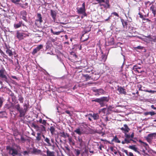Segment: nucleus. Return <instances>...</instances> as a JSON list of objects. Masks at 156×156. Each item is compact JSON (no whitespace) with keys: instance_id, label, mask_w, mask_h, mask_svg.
I'll return each mask as SVG.
<instances>
[{"instance_id":"obj_27","label":"nucleus","mask_w":156,"mask_h":156,"mask_svg":"<svg viewBox=\"0 0 156 156\" xmlns=\"http://www.w3.org/2000/svg\"><path fill=\"white\" fill-rule=\"evenodd\" d=\"M37 16L38 19L37 20H36L37 21H39L40 23H42L43 20H42V17L41 14L39 13H38L37 14Z\"/></svg>"},{"instance_id":"obj_48","label":"nucleus","mask_w":156,"mask_h":156,"mask_svg":"<svg viewBox=\"0 0 156 156\" xmlns=\"http://www.w3.org/2000/svg\"><path fill=\"white\" fill-rule=\"evenodd\" d=\"M3 103V98H0V108L2 106Z\"/></svg>"},{"instance_id":"obj_8","label":"nucleus","mask_w":156,"mask_h":156,"mask_svg":"<svg viewBox=\"0 0 156 156\" xmlns=\"http://www.w3.org/2000/svg\"><path fill=\"white\" fill-rule=\"evenodd\" d=\"M85 4L84 2L82 5V7L81 8H77V12L78 14H82L84 16H87V14L86 12L85 8Z\"/></svg>"},{"instance_id":"obj_21","label":"nucleus","mask_w":156,"mask_h":156,"mask_svg":"<svg viewBox=\"0 0 156 156\" xmlns=\"http://www.w3.org/2000/svg\"><path fill=\"white\" fill-rule=\"evenodd\" d=\"M68 140L69 143L70 145L74 146L75 145V141L71 136H70L68 138Z\"/></svg>"},{"instance_id":"obj_44","label":"nucleus","mask_w":156,"mask_h":156,"mask_svg":"<svg viewBox=\"0 0 156 156\" xmlns=\"http://www.w3.org/2000/svg\"><path fill=\"white\" fill-rule=\"evenodd\" d=\"M145 91L147 92H148L149 93H151L152 94H154L156 92V91L155 90H144Z\"/></svg>"},{"instance_id":"obj_60","label":"nucleus","mask_w":156,"mask_h":156,"mask_svg":"<svg viewBox=\"0 0 156 156\" xmlns=\"http://www.w3.org/2000/svg\"><path fill=\"white\" fill-rule=\"evenodd\" d=\"M128 156H136L133 155V154L131 152H129L128 154Z\"/></svg>"},{"instance_id":"obj_38","label":"nucleus","mask_w":156,"mask_h":156,"mask_svg":"<svg viewBox=\"0 0 156 156\" xmlns=\"http://www.w3.org/2000/svg\"><path fill=\"white\" fill-rule=\"evenodd\" d=\"M75 154L76 156H78L80 153V151L79 149H75L74 150Z\"/></svg>"},{"instance_id":"obj_6","label":"nucleus","mask_w":156,"mask_h":156,"mask_svg":"<svg viewBox=\"0 0 156 156\" xmlns=\"http://www.w3.org/2000/svg\"><path fill=\"white\" fill-rule=\"evenodd\" d=\"M61 25L53 27L51 29V32L54 35H59L64 31Z\"/></svg>"},{"instance_id":"obj_51","label":"nucleus","mask_w":156,"mask_h":156,"mask_svg":"<svg viewBox=\"0 0 156 156\" xmlns=\"http://www.w3.org/2000/svg\"><path fill=\"white\" fill-rule=\"evenodd\" d=\"M112 14L114 15H115L118 17H119V14L116 12H112Z\"/></svg>"},{"instance_id":"obj_18","label":"nucleus","mask_w":156,"mask_h":156,"mask_svg":"<svg viewBox=\"0 0 156 156\" xmlns=\"http://www.w3.org/2000/svg\"><path fill=\"white\" fill-rule=\"evenodd\" d=\"M47 155L45 154L44 156H55V152L54 151H51L48 149H47L46 151Z\"/></svg>"},{"instance_id":"obj_31","label":"nucleus","mask_w":156,"mask_h":156,"mask_svg":"<svg viewBox=\"0 0 156 156\" xmlns=\"http://www.w3.org/2000/svg\"><path fill=\"white\" fill-rule=\"evenodd\" d=\"M50 131L51 133L53 135L55 132V128L54 126H51L50 127Z\"/></svg>"},{"instance_id":"obj_20","label":"nucleus","mask_w":156,"mask_h":156,"mask_svg":"<svg viewBox=\"0 0 156 156\" xmlns=\"http://www.w3.org/2000/svg\"><path fill=\"white\" fill-rule=\"evenodd\" d=\"M78 139L76 140V142L79 144L80 146V147H82L83 145V142L80 136H78L77 138Z\"/></svg>"},{"instance_id":"obj_36","label":"nucleus","mask_w":156,"mask_h":156,"mask_svg":"<svg viewBox=\"0 0 156 156\" xmlns=\"http://www.w3.org/2000/svg\"><path fill=\"white\" fill-rule=\"evenodd\" d=\"M140 68L139 67H138L136 65H135L133 66V69H135L136 70L135 71H137L138 73H140L142 72V71H140L139 70H138V69H140Z\"/></svg>"},{"instance_id":"obj_55","label":"nucleus","mask_w":156,"mask_h":156,"mask_svg":"<svg viewBox=\"0 0 156 156\" xmlns=\"http://www.w3.org/2000/svg\"><path fill=\"white\" fill-rule=\"evenodd\" d=\"M137 87L139 88V90L142 91V89H141L142 88V86H141V85H138L137 86Z\"/></svg>"},{"instance_id":"obj_7","label":"nucleus","mask_w":156,"mask_h":156,"mask_svg":"<svg viewBox=\"0 0 156 156\" xmlns=\"http://www.w3.org/2000/svg\"><path fill=\"white\" fill-rule=\"evenodd\" d=\"M94 75H95V74L94 73H93L91 75H88V74H82L83 77H84L86 81L90 80L91 78L92 79H93L95 80H97L99 78L100 76H99L98 74H97L96 75V76L95 77Z\"/></svg>"},{"instance_id":"obj_59","label":"nucleus","mask_w":156,"mask_h":156,"mask_svg":"<svg viewBox=\"0 0 156 156\" xmlns=\"http://www.w3.org/2000/svg\"><path fill=\"white\" fill-rule=\"evenodd\" d=\"M65 138H66L67 137H70L69 134L67 133H65Z\"/></svg>"},{"instance_id":"obj_49","label":"nucleus","mask_w":156,"mask_h":156,"mask_svg":"<svg viewBox=\"0 0 156 156\" xmlns=\"http://www.w3.org/2000/svg\"><path fill=\"white\" fill-rule=\"evenodd\" d=\"M96 1L98 2L99 4L102 2H105V0H95Z\"/></svg>"},{"instance_id":"obj_14","label":"nucleus","mask_w":156,"mask_h":156,"mask_svg":"<svg viewBox=\"0 0 156 156\" xmlns=\"http://www.w3.org/2000/svg\"><path fill=\"white\" fill-rule=\"evenodd\" d=\"M22 26L27 27V26L25 25L23 23L22 21H20L18 23L14 24V27L15 29H17L20 27Z\"/></svg>"},{"instance_id":"obj_19","label":"nucleus","mask_w":156,"mask_h":156,"mask_svg":"<svg viewBox=\"0 0 156 156\" xmlns=\"http://www.w3.org/2000/svg\"><path fill=\"white\" fill-rule=\"evenodd\" d=\"M8 94L11 97L12 101H15L16 97L15 96L14 94L10 90H9Z\"/></svg>"},{"instance_id":"obj_1","label":"nucleus","mask_w":156,"mask_h":156,"mask_svg":"<svg viewBox=\"0 0 156 156\" xmlns=\"http://www.w3.org/2000/svg\"><path fill=\"white\" fill-rule=\"evenodd\" d=\"M30 106L29 102L24 103L23 104L24 109L21 108L19 104H17L15 105V108L17 111H18L20 114L19 116L20 117H24L28 111Z\"/></svg>"},{"instance_id":"obj_64","label":"nucleus","mask_w":156,"mask_h":156,"mask_svg":"<svg viewBox=\"0 0 156 156\" xmlns=\"http://www.w3.org/2000/svg\"><path fill=\"white\" fill-rule=\"evenodd\" d=\"M129 140L130 142V143L131 142V141H133V142H134V143H136V142L134 140H133V139H129Z\"/></svg>"},{"instance_id":"obj_63","label":"nucleus","mask_w":156,"mask_h":156,"mask_svg":"<svg viewBox=\"0 0 156 156\" xmlns=\"http://www.w3.org/2000/svg\"><path fill=\"white\" fill-rule=\"evenodd\" d=\"M139 15H140V17L142 18V20H143V19H144V16L143 15H142L141 13H139Z\"/></svg>"},{"instance_id":"obj_22","label":"nucleus","mask_w":156,"mask_h":156,"mask_svg":"<svg viewBox=\"0 0 156 156\" xmlns=\"http://www.w3.org/2000/svg\"><path fill=\"white\" fill-rule=\"evenodd\" d=\"M150 10L152 12V13L154 15V16H155L156 14V9L153 5H152L150 8Z\"/></svg>"},{"instance_id":"obj_47","label":"nucleus","mask_w":156,"mask_h":156,"mask_svg":"<svg viewBox=\"0 0 156 156\" xmlns=\"http://www.w3.org/2000/svg\"><path fill=\"white\" fill-rule=\"evenodd\" d=\"M122 151L123 152L125 153L126 154V155L128 156L129 153L128 152V151L127 150L122 149Z\"/></svg>"},{"instance_id":"obj_30","label":"nucleus","mask_w":156,"mask_h":156,"mask_svg":"<svg viewBox=\"0 0 156 156\" xmlns=\"http://www.w3.org/2000/svg\"><path fill=\"white\" fill-rule=\"evenodd\" d=\"M45 126L44 125H41L40 126H39L38 128H39L41 132H46V128L45 127Z\"/></svg>"},{"instance_id":"obj_54","label":"nucleus","mask_w":156,"mask_h":156,"mask_svg":"<svg viewBox=\"0 0 156 156\" xmlns=\"http://www.w3.org/2000/svg\"><path fill=\"white\" fill-rule=\"evenodd\" d=\"M106 108H104L102 109H101V111H102L103 113H105V112L106 111Z\"/></svg>"},{"instance_id":"obj_13","label":"nucleus","mask_w":156,"mask_h":156,"mask_svg":"<svg viewBox=\"0 0 156 156\" xmlns=\"http://www.w3.org/2000/svg\"><path fill=\"white\" fill-rule=\"evenodd\" d=\"M21 16H22V18L26 22H27L28 20L27 19V13L25 10H22L20 12Z\"/></svg>"},{"instance_id":"obj_41","label":"nucleus","mask_w":156,"mask_h":156,"mask_svg":"<svg viewBox=\"0 0 156 156\" xmlns=\"http://www.w3.org/2000/svg\"><path fill=\"white\" fill-rule=\"evenodd\" d=\"M110 150H111L112 151L114 152V154H117V152L116 151V150L114 149V148L111 147L110 148Z\"/></svg>"},{"instance_id":"obj_35","label":"nucleus","mask_w":156,"mask_h":156,"mask_svg":"<svg viewBox=\"0 0 156 156\" xmlns=\"http://www.w3.org/2000/svg\"><path fill=\"white\" fill-rule=\"evenodd\" d=\"M44 141L48 144V146H51V144L50 143V140L47 137H46L44 139Z\"/></svg>"},{"instance_id":"obj_40","label":"nucleus","mask_w":156,"mask_h":156,"mask_svg":"<svg viewBox=\"0 0 156 156\" xmlns=\"http://www.w3.org/2000/svg\"><path fill=\"white\" fill-rule=\"evenodd\" d=\"M51 44L49 42H47L46 45V49H48L50 48Z\"/></svg>"},{"instance_id":"obj_5","label":"nucleus","mask_w":156,"mask_h":156,"mask_svg":"<svg viewBox=\"0 0 156 156\" xmlns=\"http://www.w3.org/2000/svg\"><path fill=\"white\" fill-rule=\"evenodd\" d=\"M30 34L28 32L23 30L22 32L17 30L16 33V37L19 40H22L24 38L30 36Z\"/></svg>"},{"instance_id":"obj_15","label":"nucleus","mask_w":156,"mask_h":156,"mask_svg":"<svg viewBox=\"0 0 156 156\" xmlns=\"http://www.w3.org/2000/svg\"><path fill=\"white\" fill-rule=\"evenodd\" d=\"M43 47V45L41 44H40L38 45L36 48L34 49L32 51V54L33 55H34L37 53L38 51H39Z\"/></svg>"},{"instance_id":"obj_32","label":"nucleus","mask_w":156,"mask_h":156,"mask_svg":"<svg viewBox=\"0 0 156 156\" xmlns=\"http://www.w3.org/2000/svg\"><path fill=\"white\" fill-rule=\"evenodd\" d=\"M125 138L124 141H122L121 143L122 144H128L130 143V142L129 140L128 139L126 138V137H125Z\"/></svg>"},{"instance_id":"obj_23","label":"nucleus","mask_w":156,"mask_h":156,"mask_svg":"<svg viewBox=\"0 0 156 156\" xmlns=\"http://www.w3.org/2000/svg\"><path fill=\"white\" fill-rule=\"evenodd\" d=\"M128 147L129 149L133 150L136 152H139V151H137V148L135 147V145H130Z\"/></svg>"},{"instance_id":"obj_4","label":"nucleus","mask_w":156,"mask_h":156,"mask_svg":"<svg viewBox=\"0 0 156 156\" xmlns=\"http://www.w3.org/2000/svg\"><path fill=\"white\" fill-rule=\"evenodd\" d=\"M7 74L5 68L3 67L0 69V84H3L2 80L8 83Z\"/></svg>"},{"instance_id":"obj_28","label":"nucleus","mask_w":156,"mask_h":156,"mask_svg":"<svg viewBox=\"0 0 156 156\" xmlns=\"http://www.w3.org/2000/svg\"><path fill=\"white\" fill-rule=\"evenodd\" d=\"M6 53L10 57H12L13 55L12 52L9 49H8L6 51Z\"/></svg>"},{"instance_id":"obj_42","label":"nucleus","mask_w":156,"mask_h":156,"mask_svg":"<svg viewBox=\"0 0 156 156\" xmlns=\"http://www.w3.org/2000/svg\"><path fill=\"white\" fill-rule=\"evenodd\" d=\"M12 3L15 4H18L19 2H20V0H10Z\"/></svg>"},{"instance_id":"obj_57","label":"nucleus","mask_w":156,"mask_h":156,"mask_svg":"<svg viewBox=\"0 0 156 156\" xmlns=\"http://www.w3.org/2000/svg\"><path fill=\"white\" fill-rule=\"evenodd\" d=\"M139 142L141 143H143L146 146H147V144L146 143H145L143 141H142L141 140H139Z\"/></svg>"},{"instance_id":"obj_34","label":"nucleus","mask_w":156,"mask_h":156,"mask_svg":"<svg viewBox=\"0 0 156 156\" xmlns=\"http://www.w3.org/2000/svg\"><path fill=\"white\" fill-rule=\"evenodd\" d=\"M18 100L20 101V103H22L23 102L24 98H23L22 96L21 95H19L18 96Z\"/></svg>"},{"instance_id":"obj_24","label":"nucleus","mask_w":156,"mask_h":156,"mask_svg":"<svg viewBox=\"0 0 156 156\" xmlns=\"http://www.w3.org/2000/svg\"><path fill=\"white\" fill-rule=\"evenodd\" d=\"M102 55L101 56V60L104 62H105L106 60L107 55L105 54H104L103 52L101 53Z\"/></svg>"},{"instance_id":"obj_26","label":"nucleus","mask_w":156,"mask_h":156,"mask_svg":"<svg viewBox=\"0 0 156 156\" xmlns=\"http://www.w3.org/2000/svg\"><path fill=\"white\" fill-rule=\"evenodd\" d=\"M93 118L94 120H97L99 119V116L98 113H94L93 114Z\"/></svg>"},{"instance_id":"obj_50","label":"nucleus","mask_w":156,"mask_h":156,"mask_svg":"<svg viewBox=\"0 0 156 156\" xmlns=\"http://www.w3.org/2000/svg\"><path fill=\"white\" fill-rule=\"evenodd\" d=\"M143 48H144L143 47H142V46H138L137 47H135V48H137V49H143Z\"/></svg>"},{"instance_id":"obj_52","label":"nucleus","mask_w":156,"mask_h":156,"mask_svg":"<svg viewBox=\"0 0 156 156\" xmlns=\"http://www.w3.org/2000/svg\"><path fill=\"white\" fill-rule=\"evenodd\" d=\"M20 139L22 141H23V142H24L26 140L24 138L23 136H21Z\"/></svg>"},{"instance_id":"obj_9","label":"nucleus","mask_w":156,"mask_h":156,"mask_svg":"<svg viewBox=\"0 0 156 156\" xmlns=\"http://www.w3.org/2000/svg\"><path fill=\"white\" fill-rule=\"evenodd\" d=\"M121 20L123 26V30L124 31H127L128 30V20H125L123 19H121Z\"/></svg>"},{"instance_id":"obj_2","label":"nucleus","mask_w":156,"mask_h":156,"mask_svg":"<svg viewBox=\"0 0 156 156\" xmlns=\"http://www.w3.org/2000/svg\"><path fill=\"white\" fill-rule=\"evenodd\" d=\"M109 97H103L92 100V102H95L99 103L101 107L107 106V103L109 101Z\"/></svg>"},{"instance_id":"obj_12","label":"nucleus","mask_w":156,"mask_h":156,"mask_svg":"<svg viewBox=\"0 0 156 156\" xmlns=\"http://www.w3.org/2000/svg\"><path fill=\"white\" fill-rule=\"evenodd\" d=\"M117 90L119 91V94H123L124 95H126V94L125 89L121 86H118Z\"/></svg>"},{"instance_id":"obj_16","label":"nucleus","mask_w":156,"mask_h":156,"mask_svg":"<svg viewBox=\"0 0 156 156\" xmlns=\"http://www.w3.org/2000/svg\"><path fill=\"white\" fill-rule=\"evenodd\" d=\"M41 150L37 149L35 147H34L32 149V151L31 152L32 154H41Z\"/></svg>"},{"instance_id":"obj_45","label":"nucleus","mask_w":156,"mask_h":156,"mask_svg":"<svg viewBox=\"0 0 156 156\" xmlns=\"http://www.w3.org/2000/svg\"><path fill=\"white\" fill-rule=\"evenodd\" d=\"M60 134L61 137L65 138V133L64 132H60Z\"/></svg>"},{"instance_id":"obj_11","label":"nucleus","mask_w":156,"mask_h":156,"mask_svg":"<svg viewBox=\"0 0 156 156\" xmlns=\"http://www.w3.org/2000/svg\"><path fill=\"white\" fill-rule=\"evenodd\" d=\"M92 90L94 92L96 93L95 95L96 96L104 94L105 92L104 90L101 88L99 89H93Z\"/></svg>"},{"instance_id":"obj_46","label":"nucleus","mask_w":156,"mask_h":156,"mask_svg":"<svg viewBox=\"0 0 156 156\" xmlns=\"http://www.w3.org/2000/svg\"><path fill=\"white\" fill-rule=\"evenodd\" d=\"M105 2L106 4L107 5V8H109L110 5L109 4V0H106L105 1Z\"/></svg>"},{"instance_id":"obj_53","label":"nucleus","mask_w":156,"mask_h":156,"mask_svg":"<svg viewBox=\"0 0 156 156\" xmlns=\"http://www.w3.org/2000/svg\"><path fill=\"white\" fill-rule=\"evenodd\" d=\"M149 114L151 116H152L155 115L156 114V113L154 112H149Z\"/></svg>"},{"instance_id":"obj_29","label":"nucleus","mask_w":156,"mask_h":156,"mask_svg":"<svg viewBox=\"0 0 156 156\" xmlns=\"http://www.w3.org/2000/svg\"><path fill=\"white\" fill-rule=\"evenodd\" d=\"M113 141H114L115 143H119L121 142L119 140L118 138L116 136H115V137H114L113 138L112 140V142Z\"/></svg>"},{"instance_id":"obj_3","label":"nucleus","mask_w":156,"mask_h":156,"mask_svg":"<svg viewBox=\"0 0 156 156\" xmlns=\"http://www.w3.org/2000/svg\"><path fill=\"white\" fill-rule=\"evenodd\" d=\"M124 127L121 128L120 129L122 130V132L124 133V137H126V138L128 139L129 140V139L133 138L134 134V133L133 132L131 135L128 134L127 133L130 130L129 128L126 124L124 125Z\"/></svg>"},{"instance_id":"obj_56","label":"nucleus","mask_w":156,"mask_h":156,"mask_svg":"<svg viewBox=\"0 0 156 156\" xmlns=\"http://www.w3.org/2000/svg\"><path fill=\"white\" fill-rule=\"evenodd\" d=\"M93 114H92L91 113H89L88 114L86 115H85L86 117H93L92 116Z\"/></svg>"},{"instance_id":"obj_58","label":"nucleus","mask_w":156,"mask_h":156,"mask_svg":"<svg viewBox=\"0 0 156 156\" xmlns=\"http://www.w3.org/2000/svg\"><path fill=\"white\" fill-rule=\"evenodd\" d=\"M12 105L13 104L12 103V105L10 106L9 105H6V106H7V107H6V108H7L8 109H9L10 108H11V107L12 106Z\"/></svg>"},{"instance_id":"obj_33","label":"nucleus","mask_w":156,"mask_h":156,"mask_svg":"<svg viewBox=\"0 0 156 156\" xmlns=\"http://www.w3.org/2000/svg\"><path fill=\"white\" fill-rule=\"evenodd\" d=\"M74 132L79 135H81L83 133L82 132L80 131V129L79 128L76 129L74 131Z\"/></svg>"},{"instance_id":"obj_10","label":"nucleus","mask_w":156,"mask_h":156,"mask_svg":"<svg viewBox=\"0 0 156 156\" xmlns=\"http://www.w3.org/2000/svg\"><path fill=\"white\" fill-rule=\"evenodd\" d=\"M6 149H7L9 150V154L12 155V156H15V155H17L18 154V151L15 149L9 147H7Z\"/></svg>"},{"instance_id":"obj_43","label":"nucleus","mask_w":156,"mask_h":156,"mask_svg":"<svg viewBox=\"0 0 156 156\" xmlns=\"http://www.w3.org/2000/svg\"><path fill=\"white\" fill-rule=\"evenodd\" d=\"M66 113L68 114L69 116H71L72 115V114L70 112L69 110H66L65 112H63L61 113L62 114H64Z\"/></svg>"},{"instance_id":"obj_17","label":"nucleus","mask_w":156,"mask_h":156,"mask_svg":"<svg viewBox=\"0 0 156 156\" xmlns=\"http://www.w3.org/2000/svg\"><path fill=\"white\" fill-rule=\"evenodd\" d=\"M51 15L53 21L55 22V21L56 17V13L54 10H51Z\"/></svg>"},{"instance_id":"obj_25","label":"nucleus","mask_w":156,"mask_h":156,"mask_svg":"<svg viewBox=\"0 0 156 156\" xmlns=\"http://www.w3.org/2000/svg\"><path fill=\"white\" fill-rule=\"evenodd\" d=\"M37 122H39L40 123L42 124L44 126H46V124L47 123L46 121L45 120H42L41 118H40Z\"/></svg>"},{"instance_id":"obj_39","label":"nucleus","mask_w":156,"mask_h":156,"mask_svg":"<svg viewBox=\"0 0 156 156\" xmlns=\"http://www.w3.org/2000/svg\"><path fill=\"white\" fill-rule=\"evenodd\" d=\"M16 63H15V65L16 67V68L18 69H19L20 68V66L18 60L17 59H16Z\"/></svg>"},{"instance_id":"obj_62","label":"nucleus","mask_w":156,"mask_h":156,"mask_svg":"<svg viewBox=\"0 0 156 156\" xmlns=\"http://www.w3.org/2000/svg\"><path fill=\"white\" fill-rule=\"evenodd\" d=\"M71 54L73 55V56H74L76 58L77 57V55L73 52H71Z\"/></svg>"},{"instance_id":"obj_37","label":"nucleus","mask_w":156,"mask_h":156,"mask_svg":"<svg viewBox=\"0 0 156 156\" xmlns=\"http://www.w3.org/2000/svg\"><path fill=\"white\" fill-rule=\"evenodd\" d=\"M41 135L40 133H37V136L36 137V140L38 141H39L41 139Z\"/></svg>"},{"instance_id":"obj_61","label":"nucleus","mask_w":156,"mask_h":156,"mask_svg":"<svg viewBox=\"0 0 156 156\" xmlns=\"http://www.w3.org/2000/svg\"><path fill=\"white\" fill-rule=\"evenodd\" d=\"M112 106H109L108 107V111H111L112 110Z\"/></svg>"}]
</instances>
